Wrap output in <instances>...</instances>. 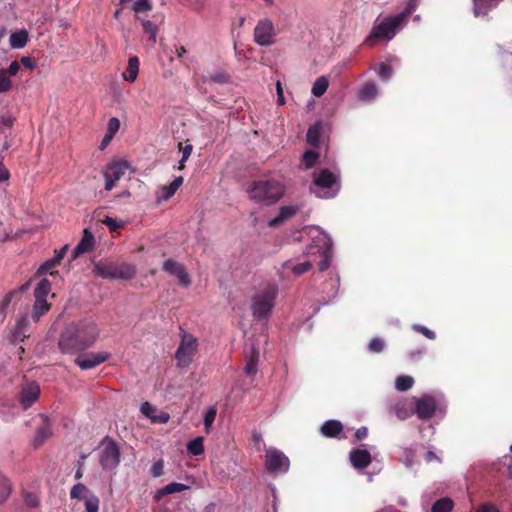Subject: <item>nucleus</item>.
Listing matches in <instances>:
<instances>
[{
	"label": "nucleus",
	"mask_w": 512,
	"mask_h": 512,
	"mask_svg": "<svg viewBox=\"0 0 512 512\" xmlns=\"http://www.w3.org/2000/svg\"><path fill=\"white\" fill-rule=\"evenodd\" d=\"M496 5L497 0H473L474 15L476 17L486 16Z\"/></svg>",
	"instance_id": "5701e85b"
},
{
	"label": "nucleus",
	"mask_w": 512,
	"mask_h": 512,
	"mask_svg": "<svg viewBox=\"0 0 512 512\" xmlns=\"http://www.w3.org/2000/svg\"><path fill=\"white\" fill-rule=\"evenodd\" d=\"M246 365L245 373L248 376H253L257 372V364L259 359V351L255 346H251L249 351L245 352Z\"/></svg>",
	"instance_id": "aec40b11"
},
{
	"label": "nucleus",
	"mask_w": 512,
	"mask_h": 512,
	"mask_svg": "<svg viewBox=\"0 0 512 512\" xmlns=\"http://www.w3.org/2000/svg\"><path fill=\"white\" fill-rule=\"evenodd\" d=\"M404 26L405 23L397 14L387 16L380 23L374 24L369 35L364 40V44L372 47L381 40L390 41Z\"/></svg>",
	"instance_id": "20e7f679"
},
{
	"label": "nucleus",
	"mask_w": 512,
	"mask_h": 512,
	"mask_svg": "<svg viewBox=\"0 0 512 512\" xmlns=\"http://www.w3.org/2000/svg\"><path fill=\"white\" fill-rule=\"evenodd\" d=\"M349 459L352 466L357 470H363L367 468L372 462L370 452L365 449L351 450L349 453Z\"/></svg>",
	"instance_id": "2eb2a0df"
},
{
	"label": "nucleus",
	"mask_w": 512,
	"mask_h": 512,
	"mask_svg": "<svg viewBox=\"0 0 512 512\" xmlns=\"http://www.w3.org/2000/svg\"><path fill=\"white\" fill-rule=\"evenodd\" d=\"M119 128H120V120L116 117H112L108 121L106 133L114 136L118 132Z\"/></svg>",
	"instance_id": "6e6d98bb"
},
{
	"label": "nucleus",
	"mask_w": 512,
	"mask_h": 512,
	"mask_svg": "<svg viewBox=\"0 0 512 512\" xmlns=\"http://www.w3.org/2000/svg\"><path fill=\"white\" fill-rule=\"evenodd\" d=\"M40 396V387L36 382L27 383L20 392L19 401L23 409H28Z\"/></svg>",
	"instance_id": "4468645a"
},
{
	"label": "nucleus",
	"mask_w": 512,
	"mask_h": 512,
	"mask_svg": "<svg viewBox=\"0 0 512 512\" xmlns=\"http://www.w3.org/2000/svg\"><path fill=\"white\" fill-rule=\"evenodd\" d=\"M58 265H59V264H58V263H56V261L54 260V258H51V259L47 260L46 262H44V263L40 266V268H39L38 272H39V273H41V274H45V273H48V272H49L51 275H53V274H54V272H52L51 270H52L53 268H55L56 266H58Z\"/></svg>",
	"instance_id": "603ef678"
},
{
	"label": "nucleus",
	"mask_w": 512,
	"mask_h": 512,
	"mask_svg": "<svg viewBox=\"0 0 512 512\" xmlns=\"http://www.w3.org/2000/svg\"><path fill=\"white\" fill-rule=\"evenodd\" d=\"M307 142L312 146H317L320 139V130L317 126L310 127L307 131Z\"/></svg>",
	"instance_id": "a18cd8bd"
},
{
	"label": "nucleus",
	"mask_w": 512,
	"mask_h": 512,
	"mask_svg": "<svg viewBox=\"0 0 512 512\" xmlns=\"http://www.w3.org/2000/svg\"><path fill=\"white\" fill-rule=\"evenodd\" d=\"M29 36L26 30H19L17 32H13L10 35V46L14 49H20L26 46L28 42Z\"/></svg>",
	"instance_id": "c85d7f7f"
},
{
	"label": "nucleus",
	"mask_w": 512,
	"mask_h": 512,
	"mask_svg": "<svg viewBox=\"0 0 512 512\" xmlns=\"http://www.w3.org/2000/svg\"><path fill=\"white\" fill-rule=\"evenodd\" d=\"M13 490L11 480L0 471V505L5 503L10 497Z\"/></svg>",
	"instance_id": "a878e982"
},
{
	"label": "nucleus",
	"mask_w": 512,
	"mask_h": 512,
	"mask_svg": "<svg viewBox=\"0 0 512 512\" xmlns=\"http://www.w3.org/2000/svg\"><path fill=\"white\" fill-rule=\"evenodd\" d=\"M378 94V88L375 83H365L359 90L358 97L361 101L370 102L375 99Z\"/></svg>",
	"instance_id": "bb28decb"
},
{
	"label": "nucleus",
	"mask_w": 512,
	"mask_h": 512,
	"mask_svg": "<svg viewBox=\"0 0 512 512\" xmlns=\"http://www.w3.org/2000/svg\"><path fill=\"white\" fill-rule=\"evenodd\" d=\"M150 473L155 478L162 476L164 474V461L162 459L156 461L152 465Z\"/></svg>",
	"instance_id": "864d4df0"
},
{
	"label": "nucleus",
	"mask_w": 512,
	"mask_h": 512,
	"mask_svg": "<svg viewBox=\"0 0 512 512\" xmlns=\"http://www.w3.org/2000/svg\"><path fill=\"white\" fill-rule=\"evenodd\" d=\"M284 191V186L274 179L254 181L247 189L251 200L265 205H272L279 201Z\"/></svg>",
	"instance_id": "f03ea898"
},
{
	"label": "nucleus",
	"mask_w": 512,
	"mask_h": 512,
	"mask_svg": "<svg viewBox=\"0 0 512 512\" xmlns=\"http://www.w3.org/2000/svg\"><path fill=\"white\" fill-rule=\"evenodd\" d=\"M384 346V341L378 337L372 338L369 342V350L373 353H381Z\"/></svg>",
	"instance_id": "3c124183"
},
{
	"label": "nucleus",
	"mask_w": 512,
	"mask_h": 512,
	"mask_svg": "<svg viewBox=\"0 0 512 512\" xmlns=\"http://www.w3.org/2000/svg\"><path fill=\"white\" fill-rule=\"evenodd\" d=\"M183 177H176L169 185L162 187L161 200L167 201L174 196L179 187L183 184Z\"/></svg>",
	"instance_id": "cd10ccee"
},
{
	"label": "nucleus",
	"mask_w": 512,
	"mask_h": 512,
	"mask_svg": "<svg viewBox=\"0 0 512 512\" xmlns=\"http://www.w3.org/2000/svg\"><path fill=\"white\" fill-rule=\"evenodd\" d=\"M88 491L89 490L86 485H84L83 483H77L70 490V498L77 500H85V498L87 497L85 495L88 493Z\"/></svg>",
	"instance_id": "e433bc0d"
},
{
	"label": "nucleus",
	"mask_w": 512,
	"mask_h": 512,
	"mask_svg": "<svg viewBox=\"0 0 512 512\" xmlns=\"http://www.w3.org/2000/svg\"><path fill=\"white\" fill-rule=\"evenodd\" d=\"M342 431H343V424L338 420L325 421L320 428L321 434L327 438H335Z\"/></svg>",
	"instance_id": "412c9836"
},
{
	"label": "nucleus",
	"mask_w": 512,
	"mask_h": 512,
	"mask_svg": "<svg viewBox=\"0 0 512 512\" xmlns=\"http://www.w3.org/2000/svg\"><path fill=\"white\" fill-rule=\"evenodd\" d=\"M325 248H318V252L320 253V257H321V260L319 262V270L320 271H325L329 268L330 266V261H331V257H332V251H331V248H330V245H327L325 243Z\"/></svg>",
	"instance_id": "473e14b6"
},
{
	"label": "nucleus",
	"mask_w": 512,
	"mask_h": 512,
	"mask_svg": "<svg viewBox=\"0 0 512 512\" xmlns=\"http://www.w3.org/2000/svg\"><path fill=\"white\" fill-rule=\"evenodd\" d=\"M27 337H29V334L25 333L22 330H18V327L15 326L10 331L8 339H9L10 343L16 344L18 342L24 341V339L27 338Z\"/></svg>",
	"instance_id": "a19ab883"
},
{
	"label": "nucleus",
	"mask_w": 512,
	"mask_h": 512,
	"mask_svg": "<svg viewBox=\"0 0 512 512\" xmlns=\"http://www.w3.org/2000/svg\"><path fill=\"white\" fill-rule=\"evenodd\" d=\"M51 290V284L48 279H42L37 284L34 290V297L36 300H46L47 295Z\"/></svg>",
	"instance_id": "7c9ffc66"
},
{
	"label": "nucleus",
	"mask_w": 512,
	"mask_h": 512,
	"mask_svg": "<svg viewBox=\"0 0 512 512\" xmlns=\"http://www.w3.org/2000/svg\"><path fill=\"white\" fill-rule=\"evenodd\" d=\"M436 410V401L432 396L425 395L415 401L414 413L420 420L433 417Z\"/></svg>",
	"instance_id": "ddd939ff"
},
{
	"label": "nucleus",
	"mask_w": 512,
	"mask_h": 512,
	"mask_svg": "<svg viewBox=\"0 0 512 512\" xmlns=\"http://www.w3.org/2000/svg\"><path fill=\"white\" fill-rule=\"evenodd\" d=\"M162 269L167 274L177 277L178 283L182 287L187 288L190 286L191 279H190L189 273L187 272L185 266L182 263L177 262L174 259L170 258V259H167L166 261H164V263L162 265Z\"/></svg>",
	"instance_id": "9d476101"
},
{
	"label": "nucleus",
	"mask_w": 512,
	"mask_h": 512,
	"mask_svg": "<svg viewBox=\"0 0 512 512\" xmlns=\"http://www.w3.org/2000/svg\"><path fill=\"white\" fill-rule=\"evenodd\" d=\"M319 157V154L315 151L308 150L303 154L302 161L306 168H312Z\"/></svg>",
	"instance_id": "37998d69"
},
{
	"label": "nucleus",
	"mask_w": 512,
	"mask_h": 512,
	"mask_svg": "<svg viewBox=\"0 0 512 512\" xmlns=\"http://www.w3.org/2000/svg\"><path fill=\"white\" fill-rule=\"evenodd\" d=\"M178 147L182 153V162H186L193 151V146L191 144H186L183 146V144L180 142Z\"/></svg>",
	"instance_id": "4d7b16f0"
},
{
	"label": "nucleus",
	"mask_w": 512,
	"mask_h": 512,
	"mask_svg": "<svg viewBox=\"0 0 512 512\" xmlns=\"http://www.w3.org/2000/svg\"><path fill=\"white\" fill-rule=\"evenodd\" d=\"M93 274L108 280H131L136 275L133 264L119 261H99L94 263Z\"/></svg>",
	"instance_id": "7ed1b4c3"
},
{
	"label": "nucleus",
	"mask_w": 512,
	"mask_h": 512,
	"mask_svg": "<svg viewBox=\"0 0 512 512\" xmlns=\"http://www.w3.org/2000/svg\"><path fill=\"white\" fill-rule=\"evenodd\" d=\"M136 19L140 21L143 32L149 35L147 45L153 48L156 44V37L159 30V25L163 23L164 16L162 14H154L152 16V20H146L140 18L137 15Z\"/></svg>",
	"instance_id": "9b49d317"
},
{
	"label": "nucleus",
	"mask_w": 512,
	"mask_h": 512,
	"mask_svg": "<svg viewBox=\"0 0 512 512\" xmlns=\"http://www.w3.org/2000/svg\"><path fill=\"white\" fill-rule=\"evenodd\" d=\"M40 418L43 420V423L36 430V435L33 441V446L35 448L40 447L53 434L49 417L46 414H40Z\"/></svg>",
	"instance_id": "dca6fc26"
},
{
	"label": "nucleus",
	"mask_w": 512,
	"mask_h": 512,
	"mask_svg": "<svg viewBox=\"0 0 512 512\" xmlns=\"http://www.w3.org/2000/svg\"><path fill=\"white\" fill-rule=\"evenodd\" d=\"M84 501L86 512H99L100 500L96 495L91 494L90 496L86 497Z\"/></svg>",
	"instance_id": "ea45409f"
},
{
	"label": "nucleus",
	"mask_w": 512,
	"mask_h": 512,
	"mask_svg": "<svg viewBox=\"0 0 512 512\" xmlns=\"http://www.w3.org/2000/svg\"><path fill=\"white\" fill-rule=\"evenodd\" d=\"M23 498L27 507L37 508L40 505L39 497L34 492H25Z\"/></svg>",
	"instance_id": "49530a36"
},
{
	"label": "nucleus",
	"mask_w": 512,
	"mask_h": 512,
	"mask_svg": "<svg viewBox=\"0 0 512 512\" xmlns=\"http://www.w3.org/2000/svg\"><path fill=\"white\" fill-rule=\"evenodd\" d=\"M187 450L194 456L201 455L204 452L203 437H197L190 441L187 445Z\"/></svg>",
	"instance_id": "c9c22d12"
},
{
	"label": "nucleus",
	"mask_w": 512,
	"mask_h": 512,
	"mask_svg": "<svg viewBox=\"0 0 512 512\" xmlns=\"http://www.w3.org/2000/svg\"><path fill=\"white\" fill-rule=\"evenodd\" d=\"M20 70V63L18 61H13L8 69H5V71L7 72V75L9 77L11 76H15Z\"/></svg>",
	"instance_id": "e2e57ef3"
},
{
	"label": "nucleus",
	"mask_w": 512,
	"mask_h": 512,
	"mask_svg": "<svg viewBox=\"0 0 512 512\" xmlns=\"http://www.w3.org/2000/svg\"><path fill=\"white\" fill-rule=\"evenodd\" d=\"M336 182V175L328 169H321L313 174V183L320 188H331Z\"/></svg>",
	"instance_id": "a211bd4d"
},
{
	"label": "nucleus",
	"mask_w": 512,
	"mask_h": 512,
	"mask_svg": "<svg viewBox=\"0 0 512 512\" xmlns=\"http://www.w3.org/2000/svg\"><path fill=\"white\" fill-rule=\"evenodd\" d=\"M414 409L408 407L405 402H400L395 406V414L400 420H405L413 415Z\"/></svg>",
	"instance_id": "4c0bfd02"
},
{
	"label": "nucleus",
	"mask_w": 512,
	"mask_h": 512,
	"mask_svg": "<svg viewBox=\"0 0 512 512\" xmlns=\"http://www.w3.org/2000/svg\"><path fill=\"white\" fill-rule=\"evenodd\" d=\"M197 348L198 340L192 334L184 333L175 353L177 366L180 368L188 367L197 352Z\"/></svg>",
	"instance_id": "423d86ee"
},
{
	"label": "nucleus",
	"mask_w": 512,
	"mask_h": 512,
	"mask_svg": "<svg viewBox=\"0 0 512 512\" xmlns=\"http://www.w3.org/2000/svg\"><path fill=\"white\" fill-rule=\"evenodd\" d=\"M188 488L189 487L185 484L173 482L158 489L155 494V499L160 500L167 495L182 492L184 490H187Z\"/></svg>",
	"instance_id": "b1692460"
},
{
	"label": "nucleus",
	"mask_w": 512,
	"mask_h": 512,
	"mask_svg": "<svg viewBox=\"0 0 512 512\" xmlns=\"http://www.w3.org/2000/svg\"><path fill=\"white\" fill-rule=\"evenodd\" d=\"M412 329L417 332V333H420L422 334L423 336H425L427 339L429 340H434L436 339V334L434 331L430 330L429 328H427L426 326H423L421 324H413L412 325Z\"/></svg>",
	"instance_id": "09e8293b"
},
{
	"label": "nucleus",
	"mask_w": 512,
	"mask_h": 512,
	"mask_svg": "<svg viewBox=\"0 0 512 512\" xmlns=\"http://www.w3.org/2000/svg\"><path fill=\"white\" fill-rule=\"evenodd\" d=\"M378 75L384 81L390 80L393 75L392 66L387 63H381L379 66Z\"/></svg>",
	"instance_id": "de8ad7c7"
},
{
	"label": "nucleus",
	"mask_w": 512,
	"mask_h": 512,
	"mask_svg": "<svg viewBox=\"0 0 512 512\" xmlns=\"http://www.w3.org/2000/svg\"><path fill=\"white\" fill-rule=\"evenodd\" d=\"M94 244H95L94 235L88 229H84L80 242L77 244V246L73 250V253H72L73 259L77 258L78 256H80L84 253L91 251L94 247Z\"/></svg>",
	"instance_id": "f3484780"
},
{
	"label": "nucleus",
	"mask_w": 512,
	"mask_h": 512,
	"mask_svg": "<svg viewBox=\"0 0 512 512\" xmlns=\"http://www.w3.org/2000/svg\"><path fill=\"white\" fill-rule=\"evenodd\" d=\"M139 72V58L137 56L130 57L128 60V66L123 73L124 80L128 82H134L137 79Z\"/></svg>",
	"instance_id": "393cba45"
},
{
	"label": "nucleus",
	"mask_w": 512,
	"mask_h": 512,
	"mask_svg": "<svg viewBox=\"0 0 512 512\" xmlns=\"http://www.w3.org/2000/svg\"><path fill=\"white\" fill-rule=\"evenodd\" d=\"M170 419V415L166 412H162L159 415L152 416L151 420L153 423L166 424Z\"/></svg>",
	"instance_id": "bf43d9fd"
},
{
	"label": "nucleus",
	"mask_w": 512,
	"mask_h": 512,
	"mask_svg": "<svg viewBox=\"0 0 512 512\" xmlns=\"http://www.w3.org/2000/svg\"><path fill=\"white\" fill-rule=\"evenodd\" d=\"M299 208L293 205L282 206L279 209L278 215L269 221L270 227H277L286 220H289L297 214Z\"/></svg>",
	"instance_id": "6ab92c4d"
},
{
	"label": "nucleus",
	"mask_w": 512,
	"mask_h": 512,
	"mask_svg": "<svg viewBox=\"0 0 512 512\" xmlns=\"http://www.w3.org/2000/svg\"><path fill=\"white\" fill-rule=\"evenodd\" d=\"M20 62L25 68L29 70H34L36 68L35 60L29 56H23Z\"/></svg>",
	"instance_id": "052dcab7"
},
{
	"label": "nucleus",
	"mask_w": 512,
	"mask_h": 512,
	"mask_svg": "<svg viewBox=\"0 0 512 512\" xmlns=\"http://www.w3.org/2000/svg\"><path fill=\"white\" fill-rule=\"evenodd\" d=\"M217 411L214 407H210L204 415V426L206 431L209 430V428L212 426L213 422L215 421Z\"/></svg>",
	"instance_id": "8fccbe9b"
},
{
	"label": "nucleus",
	"mask_w": 512,
	"mask_h": 512,
	"mask_svg": "<svg viewBox=\"0 0 512 512\" xmlns=\"http://www.w3.org/2000/svg\"><path fill=\"white\" fill-rule=\"evenodd\" d=\"M290 461L280 450L269 448L265 454V468L269 473H285L288 471Z\"/></svg>",
	"instance_id": "0eeeda50"
},
{
	"label": "nucleus",
	"mask_w": 512,
	"mask_h": 512,
	"mask_svg": "<svg viewBox=\"0 0 512 512\" xmlns=\"http://www.w3.org/2000/svg\"><path fill=\"white\" fill-rule=\"evenodd\" d=\"M155 411V408L148 402H144L142 405H141V412L149 417L151 419V417L153 416L152 413Z\"/></svg>",
	"instance_id": "0e129e2a"
},
{
	"label": "nucleus",
	"mask_w": 512,
	"mask_h": 512,
	"mask_svg": "<svg viewBox=\"0 0 512 512\" xmlns=\"http://www.w3.org/2000/svg\"><path fill=\"white\" fill-rule=\"evenodd\" d=\"M417 6V0H409L404 10L397 15L402 18V21L406 24L410 15L415 11Z\"/></svg>",
	"instance_id": "79ce46f5"
},
{
	"label": "nucleus",
	"mask_w": 512,
	"mask_h": 512,
	"mask_svg": "<svg viewBox=\"0 0 512 512\" xmlns=\"http://www.w3.org/2000/svg\"><path fill=\"white\" fill-rule=\"evenodd\" d=\"M276 91H277V102L279 105H284L285 104V98H284V93H283V87L281 85V82L280 81H277L276 83Z\"/></svg>",
	"instance_id": "338daca9"
},
{
	"label": "nucleus",
	"mask_w": 512,
	"mask_h": 512,
	"mask_svg": "<svg viewBox=\"0 0 512 512\" xmlns=\"http://www.w3.org/2000/svg\"><path fill=\"white\" fill-rule=\"evenodd\" d=\"M68 250V245H64L60 250H55V256L53 257L56 263L60 264L66 252Z\"/></svg>",
	"instance_id": "69168bd1"
},
{
	"label": "nucleus",
	"mask_w": 512,
	"mask_h": 512,
	"mask_svg": "<svg viewBox=\"0 0 512 512\" xmlns=\"http://www.w3.org/2000/svg\"><path fill=\"white\" fill-rule=\"evenodd\" d=\"M278 295V289L268 285L252 298V312L257 319H266L272 311Z\"/></svg>",
	"instance_id": "39448f33"
},
{
	"label": "nucleus",
	"mask_w": 512,
	"mask_h": 512,
	"mask_svg": "<svg viewBox=\"0 0 512 512\" xmlns=\"http://www.w3.org/2000/svg\"><path fill=\"white\" fill-rule=\"evenodd\" d=\"M12 296H13V293H8L4 299L2 300V302L0 303V313H5V310L7 309V307L9 306V304L11 303V300H12Z\"/></svg>",
	"instance_id": "774afa93"
},
{
	"label": "nucleus",
	"mask_w": 512,
	"mask_h": 512,
	"mask_svg": "<svg viewBox=\"0 0 512 512\" xmlns=\"http://www.w3.org/2000/svg\"><path fill=\"white\" fill-rule=\"evenodd\" d=\"M12 81L10 77L7 75L5 69L0 70V93H5L11 90Z\"/></svg>",
	"instance_id": "c03bdc74"
},
{
	"label": "nucleus",
	"mask_w": 512,
	"mask_h": 512,
	"mask_svg": "<svg viewBox=\"0 0 512 512\" xmlns=\"http://www.w3.org/2000/svg\"><path fill=\"white\" fill-rule=\"evenodd\" d=\"M103 223L108 227L110 228V230L112 231H116L117 229H119L121 227V225L119 223H117V221L109 216H106L105 219L103 220Z\"/></svg>",
	"instance_id": "680f3d73"
},
{
	"label": "nucleus",
	"mask_w": 512,
	"mask_h": 512,
	"mask_svg": "<svg viewBox=\"0 0 512 512\" xmlns=\"http://www.w3.org/2000/svg\"><path fill=\"white\" fill-rule=\"evenodd\" d=\"M110 358L108 352H91L79 355L75 359V364L78 365L82 370H88L95 368Z\"/></svg>",
	"instance_id": "f8f14e48"
},
{
	"label": "nucleus",
	"mask_w": 512,
	"mask_h": 512,
	"mask_svg": "<svg viewBox=\"0 0 512 512\" xmlns=\"http://www.w3.org/2000/svg\"><path fill=\"white\" fill-rule=\"evenodd\" d=\"M50 307L51 305L47 302V300L35 299L32 310V319L36 322L39 321L40 318L50 310Z\"/></svg>",
	"instance_id": "c756f323"
},
{
	"label": "nucleus",
	"mask_w": 512,
	"mask_h": 512,
	"mask_svg": "<svg viewBox=\"0 0 512 512\" xmlns=\"http://www.w3.org/2000/svg\"><path fill=\"white\" fill-rule=\"evenodd\" d=\"M29 324H30L29 318L25 314V315H22V316L19 317V319L17 320L15 326L18 327V330H22L25 333H27L28 332Z\"/></svg>",
	"instance_id": "13d9d810"
},
{
	"label": "nucleus",
	"mask_w": 512,
	"mask_h": 512,
	"mask_svg": "<svg viewBox=\"0 0 512 512\" xmlns=\"http://www.w3.org/2000/svg\"><path fill=\"white\" fill-rule=\"evenodd\" d=\"M453 501L450 498H441L435 501V503L432 505L431 511L432 512H451L453 509Z\"/></svg>",
	"instance_id": "f704fd0d"
},
{
	"label": "nucleus",
	"mask_w": 512,
	"mask_h": 512,
	"mask_svg": "<svg viewBox=\"0 0 512 512\" xmlns=\"http://www.w3.org/2000/svg\"><path fill=\"white\" fill-rule=\"evenodd\" d=\"M132 2V10L138 15L140 13L150 11L152 5L149 0H120V4Z\"/></svg>",
	"instance_id": "2f4dec72"
},
{
	"label": "nucleus",
	"mask_w": 512,
	"mask_h": 512,
	"mask_svg": "<svg viewBox=\"0 0 512 512\" xmlns=\"http://www.w3.org/2000/svg\"><path fill=\"white\" fill-rule=\"evenodd\" d=\"M312 267V264L310 261H305V262H302V263H299V264H296L295 266H293L292 268V272L295 274V275H301L307 271H309Z\"/></svg>",
	"instance_id": "5fc2aeb1"
},
{
	"label": "nucleus",
	"mask_w": 512,
	"mask_h": 512,
	"mask_svg": "<svg viewBox=\"0 0 512 512\" xmlns=\"http://www.w3.org/2000/svg\"><path fill=\"white\" fill-rule=\"evenodd\" d=\"M120 450L114 440L107 441L100 454V465L103 469H115L120 463Z\"/></svg>",
	"instance_id": "1a4fd4ad"
},
{
	"label": "nucleus",
	"mask_w": 512,
	"mask_h": 512,
	"mask_svg": "<svg viewBox=\"0 0 512 512\" xmlns=\"http://www.w3.org/2000/svg\"><path fill=\"white\" fill-rule=\"evenodd\" d=\"M99 337V328L90 318L70 323L61 333L58 347L63 353L82 352L93 346Z\"/></svg>",
	"instance_id": "f257e3e1"
},
{
	"label": "nucleus",
	"mask_w": 512,
	"mask_h": 512,
	"mask_svg": "<svg viewBox=\"0 0 512 512\" xmlns=\"http://www.w3.org/2000/svg\"><path fill=\"white\" fill-rule=\"evenodd\" d=\"M275 29L271 20L264 18L258 21L254 28V41L260 46H270L274 43Z\"/></svg>",
	"instance_id": "6e6552de"
},
{
	"label": "nucleus",
	"mask_w": 512,
	"mask_h": 512,
	"mask_svg": "<svg viewBox=\"0 0 512 512\" xmlns=\"http://www.w3.org/2000/svg\"><path fill=\"white\" fill-rule=\"evenodd\" d=\"M328 85L329 82L327 78L320 76L315 80L311 92L315 97H321L326 92Z\"/></svg>",
	"instance_id": "72a5a7b5"
},
{
	"label": "nucleus",
	"mask_w": 512,
	"mask_h": 512,
	"mask_svg": "<svg viewBox=\"0 0 512 512\" xmlns=\"http://www.w3.org/2000/svg\"><path fill=\"white\" fill-rule=\"evenodd\" d=\"M414 380L410 376H399L396 378L395 387L398 391H407L413 386Z\"/></svg>",
	"instance_id": "58836bf2"
},
{
	"label": "nucleus",
	"mask_w": 512,
	"mask_h": 512,
	"mask_svg": "<svg viewBox=\"0 0 512 512\" xmlns=\"http://www.w3.org/2000/svg\"><path fill=\"white\" fill-rule=\"evenodd\" d=\"M129 165L125 161H116L109 165L107 171L105 172L113 180H120L124 174L126 173Z\"/></svg>",
	"instance_id": "4be33fe9"
}]
</instances>
